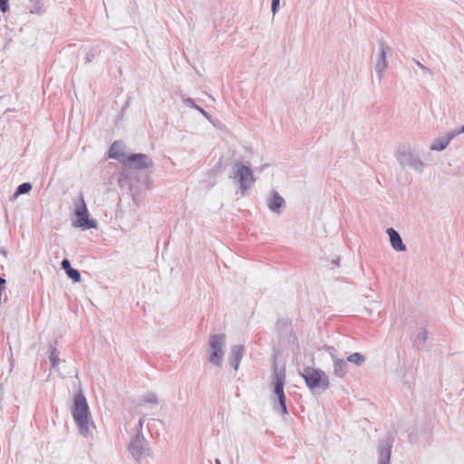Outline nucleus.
I'll list each match as a JSON object with an SVG mask.
<instances>
[{"instance_id": "39448f33", "label": "nucleus", "mask_w": 464, "mask_h": 464, "mask_svg": "<svg viewBox=\"0 0 464 464\" xmlns=\"http://www.w3.org/2000/svg\"><path fill=\"white\" fill-rule=\"evenodd\" d=\"M301 375L311 391H325L329 387L328 376L319 369L305 367Z\"/></svg>"}, {"instance_id": "6e6552de", "label": "nucleus", "mask_w": 464, "mask_h": 464, "mask_svg": "<svg viewBox=\"0 0 464 464\" xmlns=\"http://www.w3.org/2000/svg\"><path fill=\"white\" fill-rule=\"evenodd\" d=\"M129 451L136 461H140L150 455V449L142 432L136 434L129 445Z\"/></svg>"}, {"instance_id": "cd10ccee", "label": "nucleus", "mask_w": 464, "mask_h": 464, "mask_svg": "<svg viewBox=\"0 0 464 464\" xmlns=\"http://www.w3.org/2000/svg\"><path fill=\"white\" fill-rule=\"evenodd\" d=\"M143 424H144V418H143V417H141V418L139 420V421H138V423L136 424V426H135V430H136V431H137V433H136V434H140V432H142Z\"/></svg>"}, {"instance_id": "f257e3e1", "label": "nucleus", "mask_w": 464, "mask_h": 464, "mask_svg": "<svg viewBox=\"0 0 464 464\" xmlns=\"http://www.w3.org/2000/svg\"><path fill=\"white\" fill-rule=\"evenodd\" d=\"M71 412L79 433L85 438L91 437L92 435V428H95V426L92 420L87 400L82 391L74 395Z\"/></svg>"}, {"instance_id": "5701e85b", "label": "nucleus", "mask_w": 464, "mask_h": 464, "mask_svg": "<svg viewBox=\"0 0 464 464\" xmlns=\"http://www.w3.org/2000/svg\"><path fill=\"white\" fill-rule=\"evenodd\" d=\"M49 358H50V362H51V367L53 369L56 370V368L60 362V358H59V353L54 347L52 348Z\"/></svg>"}, {"instance_id": "b1692460", "label": "nucleus", "mask_w": 464, "mask_h": 464, "mask_svg": "<svg viewBox=\"0 0 464 464\" xmlns=\"http://www.w3.org/2000/svg\"><path fill=\"white\" fill-rule=\"evenodd\" d=\"M69 278H71L73 282H80L81 274L77 269L70 268L67 272H65Z\"/></svg>"}, {"instance_id": "0eeeda50", "label": "nucleus", "mask_w": 464, "mask_h": 464, "mask_svg": "<svg viewBox=\"0 0 464 464\" xmlns=\"http://www.w3.org/2000/svg\"><path fill=\"white\" fill-rule=\"evenodd\" d=\"M74 215L76 218L72 222L73 227H80L82 230L96 227V221L89 218L88 208L82 193L79 195L78 202L75 203Z\"/></svg>"}, {"instance_id": "c9c22d12", "label": "nucleus", "mask_w": 464, "mask_h": 464, "mask_svg": "<svg viewBox=\"0 0 464 464\" xmlns=\"http://www.w3.org/2000/svg\"><path fill=\"white\" fill-rule=\"evenodd\" d=\"M215 464H221V462H220V460H219V459H217L215 460Z\"/></svg>"}, {"instance_id": "bb28decb", "label": "nucleus", "mask_w": 464, "mask_h": 464, "mask_svg": "<svg viewBox=\"0 0 464 464\" xmlns=\"http://www.w3.org/2000/svg\"><path fill=\"white\" fill-rule=\"evenodd\" d=\"M279 6H280V0H272L271 11L274 15L278 12Z\"/></svg>"}, {"instance_id": "4468645a", "label": "nucleus", "mask_w": 464, "mask_h": 464, "mask_svg": "<svg viewBox=\"0 0 464 464\" xmlns=\"http://www.w3.org/2000/svg\"><path fill=\"white\" fill-rule=\"evenodd\" d=\"M386 233L389 236L390 243L392 247L395 251L403 252L406 251V246L402 242V239L400 234L392 227H390L386 230Z\"/></svg>"}, {"instance_id": "7ed1b4c3", "label": "nucleus", "mask_w": 464, "mask_h": 464, "mask_svg": "<svg viewBox=\"0 0 464 464\" xmlns=\"http://www.w3.org/2000/svg\"><path fill=\"white\" fill-rule=\"evenodd\" d=\"M395 158L402 167H409L418 173L423 172L425 163L415 153L414 148L410 144H401L395 151Z\"/></svg>"}, {"instance_id": "a878e982", "label": "nucleus", "mask_w": 464, "mask_h": 464, "mask_svg": "<svg viewBox=\"0 0 464 464\" xmlns=\"http://www.w3.org/2000/svg\"><path fill=\"white\" fill-rule=\"evenodd\" d=\"M464 133V125L460 126L458 129L452 130L449 131V134L450 135L451 139H455L458 135Z\"/></svg>"}, {"instance_id": "2f4dec72", "label": "nucleus", "mask_w": 464, "mask_h": 464, "mask_svg": "<svg viewBox=\"0 0 464 464\" xmlns=\"http://www.w3.org/2000/svg\"><path fill=\"white\" fill-rule=\"evenodd\" d=\"M281 325L285 326V327H288V324H287V322H286V321H284V320H282V321H278V322H277V327H280Z\"/></svg>"}, {"instance_id": "f704fd0d", "label": "nucleus", "mask_w": 464, "mask_h": 464, "mask_svg": "<svg viewBox=\"0 0 464 464\" xmlns=\"http://www.w3.org/2000/svg\"><path fill=\"white\" fill-rule=\"evenodd\" d=\"M365 310L367 311L368 314H372V310H370L368 308H365Z\"/></svg>"}, {"instance_id": "6ab92c4d", "label": "nucleus", "mask_w": 464, "mask_h": 464, "mask_svg": "<svg viewBox=\"0 0 464 464\" xmlns=\"http://www.w3.org/2000/svg\"><path fill=\"white\" fill-rule=\"evenodd\" d=\"M146 404L157 405L158 404L157 395L153 392H150V393H147L144 396H142L138 403V406L143 407Z\"/></svg>"}, {"instance_id": "f03ea898", "label": "nucleus", "mask_w": 464, "mask_h": 464, "mask_svg": "<svg viewBox=\"0 0 464 464\" xmlns=\"http://www.w3.org/2000/svg\"><path fill=\"white\" fill-rule=\"evenodd\" d=\"M285 382V367L274 363L271 387L273 389L274 410L277 413L286 415L287 408L285 405V395L284 385Z\"/></svg>"}, {"instance_id": "f8f14e48", "label": "nucleus", "mask_w": 464, "mask_h": 464, "mask_svg": "<svg viewBox=\"0 0 464 464\" xmlns=\"http://www.w3.org/2000/svg\"><path fill=\"white\" fill-rule=\"evenodd\" d=\"M392 441L390 438L381 440L378 443L377 450L380 456L379 464H390Z\"/></svg>"}, {"instance_id": "c756f323", "label": "nucleus", "mask_w": 464, "mask_h": 464, "mask_svg": "<svg viewBox=\"0 0 464 464\" xmlns=\"http://www.w3.org/2000/svg\"><path fill=\"white\" fill-rule=\"evenodd\" d=\"M61 266H62V268L67 272L70 268H72L71 266V263L68 259H63L61 263Z\"/></svg>"}, {"instance_id": "4be33fe9", "label": "nucleus", "mask_w": 464, "mask_h": 464, "mask_svg": "<svg viewBox=\"0 0 464 464\" xmlns=\"http://www.w3.org/2000/svg\"><path fill=\"white\" fill-rule=\"evenodd\" d=\"M347 361L359 366L364 362L365 357L360 353H354L348 356Z\"/></svg>"}, {"instance_id": "473e14b6", "label": "nucleus", "mask_w": 464, "mask_h": 464, "mask_svg": "<svg viewBox=\"0 0 464 464\" xmlns=\"http://www.w3.org/2000/svg\"><path fill=\"white\" fill-rule=\"evenodd\" d=\"M327 351L332 356V354H334L335 349L334 347H327Z\"/></svg>"}, {"instance_id": "7c9ffc66", "label": "nucleus", "mask_w": 464, "mask_h": 464, "mask_svg": "<svg viewBox=\"0 0 464 464\" xmlns=\"http://www.w3.org/2000/svg\"><path fill=\"white\" fill-rule=\"evenodd\" d=\"M8 9V0H0V10L5 13Z\"/></svg>"}, {"instance_id": "9d476101", "label": "nucleus", "mask_w": 464, "mask_h": 464, "mask_svg": "<svg viewBox=\"0 0 464 464\" xmlns=\"http://www.w3.org/2000/svg\"><path fill=\"white\" fill-rule=\"evenodd\" d=\"M137 169H148L153 166L150 158L143 153L129 154L126 160V165Z\"/></svg>"}, {"instance_id": "a211bd4d", "label": "nucleus", "mask_w": 464, "mask_h": 464, "mask_svg": "<svg viewBox=\"0 0 464 464\" xmlns=\"http://www.w3.org/2000/svg\"><path fill=\"white\" fill-rule=\"evenodd\" d=\"M182 101L186 106H188L189 108H193L196 111H198L206 119H208L210 122L215 124L214 121H212L210 114L208 111H206L204 109H202L201 107L197 105L191 98H183Z\"/></svg>"}, {"instance_id": "72a5a7b5", "label": "nucleus", "mask_w": 464, "mask_h": 464, "mask_svg": "<svg viewBox=\"0 0 464 464\" xmlns=\"http://www.w3.org/2000/svg\"><path fill=\"white\" fill-rule=\"evenodd\" d=\"M332 263H333V264H334L335 266H338V265H339V258H337V259H334V260L332 261Z\"/></svg>"}, {"instance_id": "ddd939ff", "label": "nucleus", "mask_w": 464, "mask_h": 464, "mask_svg": "<svg viewBox=\"0 0 464 464\" xmlns=\"http://www.w3.org/2000/svg\"><path fill=\"white\" fill-rule=\"evenodd\" d=\"M129 154L124 152V143L121 140L114 141L109 150V158L119 160L123 165H126V160Z\"/></svg>"}, {"instance_id": "9b49d317", "label": "nucleus", "mask_w": 464, "mask_h": 464, "mask_svg": "<svg viewBox=\"0 0 464 464\" xmlns=\"http://www.w3.org/2000/svg\"><path fill=\"white\" fill-rule=\"evenodd\" d=\"M266 205L273 213L280 214L285 207V200L276 190H272L266 198Z\"/></svg>"}, {"instance_id": "412c9836", "label": "nucleus", "mask_w": 464, "mask_h": 464, "mask_svg": "<svg viewBox=\"0 0 464 464\" xmlns=\"http://www.w3.org/2000/svg\"><path fill=\"white\" fill-rule=\"evenodd\" d=\"M32 189V185L29 182H24L19 185L12 196V199L14 200L19 195L28 193Z\"/></svg>"}, {"instance_id": "f3484780", "label": "nucleus", "mask_w": 464, "mask_h": 464, "mask_svg": "<svg viewBox=\"0 0 464 464\" xmlns=\"http://www.w3.org/2000/svg\"><path fill=\"white\" fill-rule=\"evenodd\" d=\"M452 140L449 132L443 136L436 138L430 144V150L433 151H441L445 150Z\"/></svg>"}, {"instance_id": "2eb2a0df", "label": "nucleus", "mask_w": 464, "mask_h": 464, "mask_svg": "<svg viewBox=\"0 0 464 464\" xmlns=\"http://www.w3.org/2000/svg\"><path fill=\"white\" fill-rule=\"evenodd\" d=\"M243 354L244 346L242 344H237L231 347V351L229 353V363L236 371L239 367Z\"/></svg>"}, {"instance_id": "20e7f679", "label": "nucleus", "mask_w": 464, "mask_h": 464, "mask_svg": "<svg viewBox=\"0 0 464 464\" xmlns=\"http://www.w3.org/2000/svg\"><path fill=\"white\" fill-rule=\"evenodd\" d=\"M226 335L224 334H213L209 337L208 349V361L216 367L223 363Z\"/></svg>"}, {"instance_id": "423d86ee", "label": "nucleus", "mask_w": 464, "mask_h": 464, "mask_svg": "<svg viewBox=\"0 0 464 464\" xmlns=\"http://www.w3.org/2000/svg\"><path fill=\"white\" fill-rule=\"evenodd\" d=\"M239 183V191L241 196H246L247 190L255 183V177L252 170L242 163H235L233 166V175L231 176Z\"/></svg>"}, {"instance_id": "c85d7f7f", "label": "nucleus", "mask_w": 464, "mask_h": 464, "mask_svg": "<svg viewBox=\"0 0 464 464\" xmlns=\"http://www.w3.org/2000/svg\"><path fill=\"white\" fill-rule=\"evenodd\" d=\"M94 57H95V51L93 49H91L86 53V56H85L86 63H90Z\"/></svg>"}, {"instance_id": "393cba45", "label": "nucleus", "mask_w": 464, "mask_h": 464, "mask_svg": "<svg viewBox=\"0 0 464 464\" xmlns=\"http://www.w3.org/2000/svg\"><path fill=\"white\" fill-rule=\"evenodd\" d=\"M413 62L416 63V65L425 73H428L430 74V76H433V72L429 69L427 66H425L424 64H422L421 63H420L419 61L417 60H413Z\"/></svg>"}, {"instance_id": "aec40b11", "label": "nucleus", "mask_w": 464, "mask_h": 464, "mask_svg": "<svg viewBox=\"0 0 464 464\" xmlns=\"http://www.w3.org/2000/svg\"><path fill=\"white\" fill-rule=\"evenodd\" d=\"M427 331L426 329L422 328L420 329V331L418 333V334L415 336L414 340H413V344L418 347V348H420L421 346H423L427 341Z\"/></svg>"}, {"instance_id": "e433bc0d", "label": "nucleus", "mask_w": 464, "mask_h": 464, "mask_svg": "<svg viewBox=\"0 0 464 464\" xmlns=\"http://www.w3.org/2000/svg\"><path fill=\"white\" fill-rule=\"evenodd\" d=\"M40 8L39 7H36L35 8V12H39Z\"/></svg>"}, {"instance_id": "1a4fd4ad", "label": "nucleus", "mask_w": 464, "mask_h": 464, "mask_svg": "<svg viewBox=\"0 0 464 464\" xmlns=\"http://www.w3.org/2000/svg\"><path fill=\"white\" fill-rule=\"evenodd\" d=\"M390 51V47L388 44L383 41H379V48L378 53L376 55V62L374 64V70L376 73L378 74L379 81H382V79L384 76V72L386 71V68L388 66V63L386 61V55L387 52Z\"/></svg>"}, {"instance_id": "dca6fc26", "label": "nucleus", "mask_w": 464, "mask_h": 464, "mask_svg": "<svg viewBox=\"0 0 464 464\" xmlns=\"http://www.w3.org/2000/svg\"><path fill=\"white\" fill-rule=\"evenodd\" d=\"M334 361V374L339 378H343L348 372V363L343 359L337 358L334 354H332Z\"/></svg>"}]
</instances>
